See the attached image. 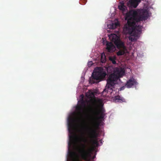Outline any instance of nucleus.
Here are the masks:
<instances>
[{
	"label": "nucleus",
	"instance_id": "7ed1b4c3",
	"mask_svg": "<svg viewBox=\"0 0 161 161\" xmlns=\"http://www.w3.org/2000/svg\"><path fill=\"white\" fill-rule=\"evenodd\" d=\"M86 97L90 100L88 102L91 104L89 105L90 112L92 116V119H103L105 115V110L101 107L97 110V101L94 93L91 91H89L86 93Z\"/></svg>",
	"mask_w": 161,
	"mask_h": 161
},
{
	"label": "nucleus",
	"instance_id": "4468645a",
	"mask_svg": "<svg viewBox=\"0 0 161 161\" xmlns=\"http://www.w3.org/2000/svg\"><path fill=\"white\" fill-rule=\"evenodd\" d=\"M138 36L137 35L136 36L135 35L129 37V39L131 42H135L136 41Z\"/></svg>",
	"mask_w": 161,
	"mask_h": 161
},
{
	"label": "nucleus",
	"instance_id": "1a4fd4ad",
	"mask_svg": "<svg viewBox=\"0 0 161 161\" xmlns=\"http://www.w3.org/2000/svg\"><path fill=\"white\" fill-rule=\"evenodd\" d=\"M106 46V49L108 52L111 53L115 51V47L112 42H107Z\"/></svg>",
	"mask_w": 161,
	"mask_h": 161
},
{
	"label": "nucleus",
	"instance_id": "9d476101",
	"mask_svg": "<svg viewBox=\"0 0 161 161\" xmlns=\"http://www.w3.org/2000/svg\"><path fill=\"white\" fill-rule=\"evenodd\" d=\"M137 82L134 79H131L128 80L126 84V86L128 88H130L132 86L137 84Z\"/></svg>",
	"mask_w": 161,
	"mask_h": 161
},
{
	"label": "nucleus",
	"instance_id": "dca6fc26",
	"mask_svg": "<svg viewBox=\"0 0 161 161\" xmlns=\"http://www.w3.org/2000/svg\"><path fill=\"white\" fill-rule=\"evenodd\" d=\"M120 5H119L120 6H125L124 3L123 1L120 2Z\"/></svg>",
	"mask_w": 161,
	"mask_h": 161
},
{
	"label": "nucleus",
	"instance_id": "a211bd4d",
	"mask_svg": "<svg viewBox=\"0 0 161 161\" xmlns=\"http://www.w3.org/2000/svg\"><path fill=\"white\" fill-rule=\"evenodd\" d=\"M92 61H91V62H89V63H91V64H92Z\"/></svg>",
	"mask_w": 161,
	"mask_h": 161
},
{
	"label": "nucleus",
	"instance_id": "ddd939ff",
	"mask_svg": "<svg viewBox=\"0 0 161 161\" xmlns=\"http://www.w3.org/2000/svg\"><path fill=\"white\" fill-rule=\"evenodd\" d=\"M108 58L109 60L112 62L113 64H116V57L115 56H109Z\"/></svg>",
	"mask_w": 161,
	"mask_h": 161
},
{
	"label": "nucleus",
	"instance_id": "0eeeda50",
	"mask_svg": "<svg viewBox=\"0 0 161 161\" xmlns=\"http://www.w3.org/2000/svg\"><path fill=\"white\" fill-rule=\"evenodd\" d=\"M82 98L80 102V104L76 107V110L77 111L78 115L81 117L82 116L84 110L86 106V102L83 99L84 96L83 95H82Z\"/></svg>",
	"mask_w": 161,
	"mask_h": 161
},
{
	"label": "nucleus",
	"instance_id": "39448f33",
	"mask_svg": "<svg viewBox=\"0 0 161 161\" xmlns=\"http://www.w3.org/2000/svg\"><path fill=\"white\" fill-rule=\"evenodd\" d=\"M109 38L116 46L119 50L116 53L118 56H121L125 53L127 49L124 43L122 41L119 37L116 35L113 34L109 36Z\"/></svg>",
	"mask_w": 161,
	"mask_h": 161
},
{
	"label": "nucleus",
	"instance_id": "2eb2a0df",
	"mask_svg": "<svg viewBox=\"0 0 161 161\" xmlns=\"http://www.w3.org/2000/svg\"><path fill=\"white\" fill-rule=\"evenodd\" d=\"M125 6H120L119 5L118 8L120 10H122L123 11H124L125 9Z\"/></svg>",
	"mask_w": 161,
	"mask_h": 161
},
{
	"label": "nucleus",
	"instance_id": "9b49d317",
	"mask_svg": "<svg viewBox=\"0 0 161 161\" xmlns=\"http://www.w3.org/2000/svg\"><path fill=\"white\" fill-rule=\"evenodd\" d=\"M114 100L115 102H118L119 103L125 102V99H124L123 97H121L119 95L115 97Z\"/></svg>",
	"mask_w": 161,
	"mask_h": 161
},
{
	"label": "nucleus",
	"instance_id": "f03ea898",
	"mask_svg": "<svg viewBox=\"0 0 161 161\" xmlns=\"http://www.w3.org/2000/svg\"><path fill=\"white\" fill-rule=\"evenodd\" d=\"M149 16L148 11L145 9L130 10L125 16L127 24L125 25L124 30L129 33L141 31L142 26L138 25L140 21L146 20Z\"/></svg>",
	"mask_w": 161,
	"mask_h": 161
},
{
	"label": "nucleus",
	"instance_id": "6e6552de",
	"mask_svg": "<svg viewBox=\"0 0 161 161\" xmlns=\"http://www.w3.org/2000/svg\"><path fill=\"white\" fill-rule=\"evenodd\" d=\"M79 119H74L72 118H70L68 120L69 130L70 133H73L74 130V123L77 121H79Z\"/></svg>",
	"mask_w": 161,
	"mask_h": 161
},
{
	"label": "nucleus",
	"instance_id": "f3484780",
	"mask_svg": "<svg viewBox=\"0 0 161 161\" xmlns=\"http://www.w3.org/2000/svg\"><path fill=\"white\" fill-rule=\"evenodd\" d=\"M124 86H123V87H121L120 88V90L121 91V90H124Z\"/></svg>",
	"mask_w": 161,
	"mask_h": 161
},
{
	"label": "nucleus",
	"instance_id": "423d86ee",
	"mask_svg": "<svg viewBox=\"0 0 161 161\" xmlns=\"http://www.w3.org/2000/svg\"><path fill=\"white\" fill-rule=\"evenodd\" d=\"M106 75V72L103 69L97 67L96 72L94 73H92V77L90 79L89 82L92 84L97 83L104 79Z\"/></svg>",
	"mask_w": 161,
	"mask_h": 161
},
{
	"label": "nucleus",
	"instance_id": "f8f14e48",
	"mask_svg": "<svg viewBox=\"0 0 161 161\" xmlns=\"http://www.w3.org/2000/svg\"><path fill=\"white\" fill-rule=\"evenodd\" d=\"M119 25V23L118 22L112 23L109 25V28L111 29H114Z\"/></svg>",
	"mask_w": 161,
	"mask_h": 161
},
{
	"label": "nucleus",
	"instance_id": "f257e3e1",
	"mask_svg": "<svg viewBox=\"0 0 161 161\" xmlns=\"http://www.w3.org/2000/svg\"><path fill=\"white\" fill-rule=\"evenodd\" d=\"M97 119H92V127L89 128L88 131V139L82 136L72 135L69 136L70 142L69 146H70L75 142H80L79 145L76 147V150L78 154L74 153L72 157V161H81V159L85 161H91L92 157L91 149L89 148L90 145L94 147L98 146L97 139L98 134L97 130L99 126V123L97 121Z\"/></svg>",
	"mask_w": 161,
	"mask_h": 161
},
{
	"label": "nucleus",
	"instance_id": "20e7f679",
	"mask_svg": "<svg viewBox=\"0 0 161 161\" xmlns=\"http://www.w3.org/2000/svg\"><path fill=\"white\" fill-rule=\"evenodd\" d=\"M125 72L122 69H118L115 71L113 73L109 75L107 80V84L105 89L103 92V95L105 92H109L112 94L114 91V85L117 83V81L120 77H122L124 75ZM104 95H106L104 94Z\"/></svg>",
	"mask_w": 161,
	"mask_h": 161
},
{
	"label": "nucleus",
	"instance_id": "6ab92c4d",
	"mask_svg": "<svg viewBox=\"0 0 161 161\" xmlns=\"http://www.w3.org/2000/svg\"><path fill=\"white\" fill-rule=\"evenodd\" d=\"M95 156H94V157H93V158H95Z\"/></svg>",
	"mask_w": 161,
	"mask_h": 161
}]
</instances>
